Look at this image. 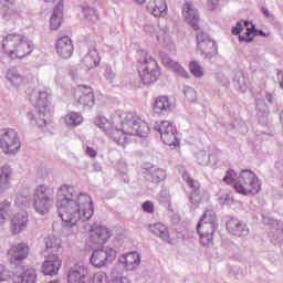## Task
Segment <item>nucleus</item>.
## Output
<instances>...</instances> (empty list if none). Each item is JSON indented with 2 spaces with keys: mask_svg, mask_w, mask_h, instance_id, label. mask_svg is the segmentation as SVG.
<instances>
[{
  "mask_svg": "<svg viewBox=\"0 0 283 283\" xmlns=\"http://www.w3.org/2000/svg\"><path fill=\"white\" fill-rule=\"evenodd\" d=\"M244 28H247V31L245 33L239 35V41L241 43H251V41L255 39V24H253L252 22H238L237 25L232 28V34H234V36H238V34H240V32H242Z\"/></svg>",
  "mask_w": 283,
  "mask_h": 283,
  "instance_id": "a211bd4d",
  "label": "nucleus"
},
{
  "mask_svg": "<svg viewBox=\"0 0 283 283\" xmlns=\"http://www.w3.org/2000/svg\"><path fill=\"white\" fill-rule=\"evenodd\" d=\"M13 171L8 165L0 168V195L6 193L11 187Z\"/></svg>",
  "mask_w": 283,
  "mask_h": 283,
  "instance_id": "cd10ccee",
  "label": "nucleus"
},
{
  "mask_svg": "<svg viewBox=\"0 0 283 283\" xmlns=\"http://www.w3.org/2000/svg\"><path fill=\"white\" fill-rule=\"evenodd\" d=\"M223 182L233 186L237 193L241 196H255L262 189L260 179L251 170H242L239 175L234 170H228Z\"/></svg>",
  "mask_w": 283,
  "mask_h": 283,
  "instance_id": "7ed1b4c3",
  "label": "nucleus"
},
{
  "mask_svg": "<svg viewBox=\"0 0 283 283\" xmlns=\"http://www.w3.org/2000/svg\"><path fill=\"white\" fill-rule=\"evenodd\" d=\"M67 283H90V270L83 262L74 264L67 273Z\"/></svg>",
  "mask_w": 283,
  "mask_h": 283,
  "instance_id": "2eb2a0df",
  "label": "nucleus"
},
{
  "mask_svg": "<svg viewBox=\"0 0 283 283\" xmlns=\"http://www.w3.org/2000/svg\"><path fill=\"white\" fill-rule=\"evenodd\" d=\"M147 11L153 14V17H167V2L165 0H149Z\"/></svg>",
  "mask_w": 283,
  "mask_h": 283,
  "instance_id": "bb28decb",
  "label": "nucleus"
},
{
  "mask_svg": "<svg viewBox=\"0 0 283 283\" xmlns=\"http://www.w3.org/2000/svg\"><path fill=\"white\" fill-rule=\"evenodd\" d=\"M229 198V195L226 197V200Z\"/></svg>",
  "mask_w": 283,
  "mask_h": 283,
  "instance_id": "774afa93",
  "label": "nucleus"
},
{
  "mask_svg": "<svg viewBox=\"0 0 283 283\" xmlns=\"http://www.w3.org/2000/svg\"><path fill=\"white\" fill-rule=\"evenodd\" d=\"M30 189H23L17 195L15 205L18 207H28V205H30Z\"/></svg>",
  "mask_w": 283,
  "mask_h": 283,
  "instance_id": "58836bf2",
  "label": "nucleus"
},
{
  "mask_svg": "<svg viewBox=\"0 0 283 283\" xmlns=\"http://www.w3.org/2000/svg\"><path fill=\"white\" fill-rule=\"evenodd\" d=\"M261 10H262V14H264L266 19H273V13H271V11H269L265 7H263Z\"/></svg>",
  "mask_w": 283,
  "mask_h": 283,
  "instance_id": "4d7b16f0",
  "label": "nucleus"
},
{
  "mask_svg": "<svg viewBox=\"0 0 283 283\" xmlns=\"http://www.w3.org/2000/svg\"><path fill=\"white\" fill-rule=\"evenodd\" d=\"M207 10L213 12L220 8V0H208L206 4Z\"/></svg>",
  "mask_w": 283,
  "mask_h": 283,
  "instance_id": "09e8293b",
  "label": "nucleus"
},
{
  "mask_svg": "<svg viewBox=\"0 0 283 283\" xmlns=\"http://www.w3.org/2000/svg\"><path fill=\"white\" fill-rule=\"evenodd\" d=\"M144 32L148 36H156L158 43L161 44L167 52H176V44L174 43L171 35H169V27L158 28L154 24H146L144 27Z\"/></svg>",
  "mask_w": 283,
  "mask_h": 283,
  "instance_id": "1a4fd4ad",
  "label": "nucleus"
},
{
  "mask_svg": "<svg viewBox=\"0 0 283 283\" xmlns=\"http://www.w3.org/2000/svg\"><path fill=\"white\" fill-rule=\"evenodd\" d=\"M256 109H259V112H266V104H264V101H256Z\"/></svg>",
  "mask_w": 283,
  "mask_h": 283,
  "instance_id": "5fc2aeb1",
  "label": "nucleus"
},
{
  "mask_svg": "<svg viewBox=\"0 0 283 283\" xmlns=\"http://www.w3.org/2000/svg\"><path fill=\"white\" fill-rule=\"evenodd\" d=\"M86 154L90 158H96L98 156V153L92 147H86Z\"/></svg>",
  "mask_w": 283,
  "mask_h": 283,
  "instance_id": "6e6d98bb",
  "label": "nucleus"
},
{
  "mask_svg": "<svg viewBox=\"0 0 283 283\" xmlns=\"http://www.w3.org/2000/svg\"><path fill=\"white\" fill-rule=\"evenodd\" d=\"M263 222H264V224H275V220L271 219V220L269 221L268 218H264V219H263Z\"/></svg>",
  "mask_w": 283,
  "mask_h": 283,
  "instance_id": "680f3d73",
  "label": "nucleus"
},
{
  "mask_svg": "<svg viewBox=\"0 0 283 283\" xmlns=\"http://www.w3.org/2000/svg\"><path fill=\"white\" fill-rule=\"evenodd\" d=\"M137 70L144 85H151V83H156L160 78L158 62L147 51L139 52Z\"/></svg>",
  "mask_w": 283,
  "mask_h": 283,
  "instance_id": "423d86ee",
  "label": "nucleus"
},
{
  "mask_svg": "<svg viewBox=\"0 0 283 283\" xmlns=\"http://www.w3.org/2000/svg\"><path fill=\"white\" fill-rule=\"evenodd\" d=\"M2 50L10 59H25L32 54L34 43L21 33L11 32L3 36Z\"/></svg>",
  "mask_w": 283,
  "mask_h": 283,
  "instance_id": "20e7f679",
  "label": "nucleus"
},
{
  "mask_svg": "<svg viewBox=\"0 0 283 283\" xmlns=\"http://www.w3.org/2000/svg\"><path fill=\"white\" fill-rule=\"evenodd\" d=\"M63 8L64 2L60 0L55 8L53 9L50 17V28L51 30H59L61 28V23H63Z\"/></svg>",
  "mask_w": 283,
  "mask_h": 283,
  "instance_id": "c85d7f7f",
  "label": "nucleus"
},
{
  "mask_svg": "<svg viewBox=\"0 0 283 283\" xmlns=\"http://www.w3.org/2000/svg\"><path fill=\"white\" fill-rule=\"evenodd\" d=\"M30 248L25 243H17L10 247L7 258L11 264H20L28 258Z\"/></svg>",
  "mask_w": 283,
  "mask_h": 283,
  "instance_id": "f3484780",
  "label": "nucleus"
},
{
  "mask_svg": "<svg viewBox=\"0 0 283 283\" xmlns=\"http://www.w3.org/2000/svg\"><path fill=\"white\" fill-rule=\"evenodd\" d=\"M223 85L227 87V85H229V80H226V83H223Z\"/></svg>",
  "mask_w": 283,
  "mask_h": 283,
  "instance_id": "338daca9",
  "label": "nucleus"
},
{
  "mask_svg": "<svg viewBox=\"0 0 283 283\" xmlns=\"http://www.w3.org/2000/svg\"><path fill=\"white\" fill-rule=\"evenodd\" d=\"M94 125L109 136L119 147H127L133 136L147 138L149 136V125L136 113H125L117 111L111 115V120L103 115H97Z\"/></svg>",
  "mask_w": 283,
  "mask_h": 283,
  "instance_id": "f257e3e1",
  "label": "nucleus"
},
{
  "mask_svg": "<svg viewBox=\"0 0 283 283\" xmlns=\"http://www.w3.org/2000/svg\"><path fill=\"white\" fill-rule=\"evenodd\" d=\"M0 6H2V8H8V12L3 14L4 19L8 20V14H12V10H10V0H0Z\"/></svg>",
  "mask_w": 283,
  "mask_h": 283,
  "instance_id": "864d4df0",
  "label": "nucleus"
},
{
  "mask_svg": "<svg viewBox=\"0 0 283 283\" xmlns=\"http://www.w3.org/2000/svg\"><path fill=\"white\" fill-rule=\"evenodd\" d=\"M197 45L201 51V54H205L206 59H211L218 52V45H216V42L202 31L197 33Z\"/></svg>",
  "mask_w": 283,
  "mask_h": 283,
  "instance_id": "dca6fc26",
  "label": "nucleus"
},
{
  "mask_svg": "<svg viewBox=\"0 0 283 283\" xmlns=\"http://www.w3.org/2000/svg\"><path fill=\"white\" fill-rule=\"evenodd\" d=\"M29 101L34 105L35 109H38V114L34 116L29 113L28 118L31 120L32 125L45 127L48 120H50V116H52L50 94L45 91L35 88L29 94Z\"/></svg>",
  "mask_w": 283,
  "mask_h": 283,
  "instance_id": "39448f33",
  "label": "nucleus"
},
{
  "mask_svg": "<svg viewBox=\"0 0 283 283\" xmlns=\"http://www.w3.org/2000/svg\"><path fill=\"white\" fill-rule=\"evenodd\" d=\"M55 50L60 59L67 60L74 54V44H72L70 36H63L56 41Z\"/></svg>",
  "mask_w": 283,
  "mask_h": 283,
  "instance_id": "4be33fe9",
  "label": "nucleus"
},
{
  "mask_svg": "<svg viewBox=\"0 0 283 283\" xmlns=\"http://www.w3.org/2000/svg\"><path fill=\"white\" fill-rule=\"evenodd\" d=\"M93 283H108L105 272H97L93 275Z\"/></svg>",
  "mask_w": 283,
  "mask_h": 283,
  "instance_id": "49530a36",
  "label": "nucleus"
},
{
  "mask_svg": "<svg viewBox=\"0 0 283 283\" xmlns=\"http://www.w3.org/2000/svg\"><path fill=\"white\" fill-rule=\"evenodd\" d=\"M227 231L232 235H237L238 238H247L249 235V228L244 224V222L239 219L231 218L227 222Z\"/></svg>",
  "mask_w": 283,
  "mask_h": 283,
  "instance_id": "393cba45",
  "label": "nucleus"
},
{
  "mask_svg": "<svg viewBox=\"0 0 283 283\" xmlns=\"http://www.w3.org/2000/svg\"><path fill=\"white\" fill-rule=\"evenodd\" d=\"M33 209L38 216H48L54 209V188L45 184L33 191Z\"/></svg>",
  "mask_w": 283,
  "mask_h": 283,
  "instance_id": "0eeeda50",
  "label": "nucleus"
},
{
  "mask_svg": "<svg viewBox=\"0 0 283 283\" xmlns=\"http://www.w3.org/2000/svg\"><path fill=\"white\" fill-rule=\"evenodd\" d=\"M211 160V155L207 154L206 151H200L197 154V163L201 167H207Z\"/></svg>",
  "mask_w": 283,
  "mask_h": 283,
  "instance_id": "a18cd8bd",
  "label": "nucleus"
},
{
  "mask_svg": "<svg viewBox=\"0 0 283 283\" xmlns=\"http://www.w3.org/2000/svg\"><path fill=\"white\" fill-rule=\"evenodd\" d=\"M143 258L137 251L127 252L118 258L124 271H136L140 266Z\"/></svg>",
  "mask_w": 283,
  "mask_h": 283,
  "instance_id": "aec40b11",
  "label": "nucleus"
},
{
  "mask_svg": "<svg viewBox=\"0 0 283 283\" xmlns=\"http://www.w3.org/2000/svg\"><path fill=\"white\" fill-rule=\"evenodd\" d=\"M112 280L109 283H132L129 277L124 276L123 273H120V270L118 266H115L111 271Z\"/></svg>",
  "mask_w": 283,
  "mask_h": 283,
  "instance_id": "a19ab883",
  "label": "nucleus"
},
{
  "mask_svg": "<svg viewBox=\"0 0 283 283\" xmlns=\"http://www.w3.org/2000/svg\"><path fill=\"white\" fill-rule=\"evenodd\" d=\"M80 9L86 23H98L99 15L96 9L90 6H81Z\"/></svg>",
  "mask_w": 283,
  "mask_h": 283,
  "instance_id": "f704fd0d",
  "label": "nucleus"
},
{
  "mask_svg": "<svg viewBox=\"0 0 283 283\" xmlns=\"http://www.w3.org/2000/svg\"><path fill=\"white\" fill-rule=\"evenodd\" d=\"M116 249L104 247L93 251L90 262L95 269H103V266H108V264H112V262L116 260Z\"/></svg>",
  "mask_w": 283,
  "mask_h": 283,
  "instance_id": "f8f14e48",
  "label": "nucleus"
},
{
  "mask_svg": "<svg viewBox=\"0 0 283 283\" xmlns=\"http://www.w3.org/2000/svg\"><path fill=\"white\" fill-rule=\"evenodd\" d=\"M104 76L106 81H109V83H112L116 78V73H114V70H112V66H106Z\"/></svg>",
  "mask_w": 283,
  "mask_h": 283,
  "instance_id": "8fccbe9b",
  "label": "nucleus"
},
{
  "mask_svg": "<svg viewBox=\"0 0 283 283\" xmlns=\"http://www.w3.org/2000/svg\"><path fill=\"white\" fill-rule=\"evenodd\" d=\"M155 132H158L161 136L163 143L169 147L180 145V140L176 136V126L169 120L157 122L154 126Z\"/></svg>",
  "mask_w": 283,
  "mask_h": 283,
  "instance_id": "9b49d317",
  "label": "nucleus"
},
{
  "mask_svg": "<svg viewBox=\"0 0 283 283\" xmlns=\"http://www.w3.org/2000/svg\"><path fill=\"white\" fill-rule=\"evenodd\" d=\"M233 81L240 92H247V90H249V80L244 77V74L242 72H237Z\"/></svg>",
  "mask_w": 283,
  "mask_h": 283,
  "instance_id": "ea45409f",
  "label": "nucleus"
},
{
  "mask_svg": "<svg viewBox=\"0 0 283 283\" xmlns=\"http://www.w3.org/2000/svg\"><path fill=\"white\" fill-rule=\"evenodd\" d=\"M93 170L94 171H103V167L98 163L93 164Z\"/></svg>",
  "mask_w": 283,
  "mask_h": 283,
  "instance_id": "bf43d9fd",
  "label": "nucleus"
},
{
  "mask_svg": "<svg viewBox=\"0 0 283 283\" xmlns=\"http://www.w3.org/2000/svg\"><path fill=\"white\" fill-rule=\"evenodd\" d=\"M159 56L165 67H167L168 70H172V72H175L177 76H181V78H189V72H187V70H185V67L180 65V63L171 60V57H169V55L165 54L164 52H160Z\"/></svg>",
  "mask_w": 283,
  "mask_h": 283,
  "instance_id": "5701e85b",
  "label": "nucleus"
},
{
  "mask_svg": "<svg viewBox=\"0 0 283 283\" xmlns=\"http://www.w3.org/2000/svg\"><path fill=\"white\" fill-rule=\"evenodd\" d=\"M6 78L15 90H19V87H23V85H25V78L17 69L7 70Z\"/></svg>",
  "mask_w": 283,
  "mask_h": 283,
  "instance_id": "2f4dec72",
  "label": "nucleus"
},
{
  "mask_svg": "<svg viewBox=\"0 0 283 283\" xmlns=\"http://www.w3.org/2000/svg\"><path fill=\"white\" fill-rule=\"evenodd\" d=\"M28 229V212L20 211L12 216L11 218V231L15 235L25 231Z\"/></svg>",
  "mask_w": 283,
  "mask_h": 283,
  "instance_id": "b1692460",
  "label": "nucleus"
},
{
  "mask_svg": "<svg viewBox=\"0 0 283 283\" xmlns=\"http://www.w3.org/2000/svg\"><path fill=\"white\" fill-rule=\"evenodd\" d=\"M10 280V271L6 266L0 265V283Z\"/></svg>",
  "mask_w": 283,
  "mask_h": 283,
  "instance_id": "3c124183",
  "label": "nucleus"
},
{
  "mask_svg": "<svg viewBox=\"0 0 283 283\" xmlns=\"http://www.w3.org/2000/svg\"><path fill=\"white\" fill-rule=\"evenodd\" d=\"M148 229L154 235H158L160 240H164V242H168V244H176L178 241L170 239L169 237V230L167 229V226L163 223H155L148 226Z\"/></svg>",
  "mask_w": 283,
  "mask_h": 283,
  "instance_id": "c756f323",
  "label": "nucleus"
},
{
  "mask_svg": "<svg viewBox=\"0 0 283 283\" xmlns=\"http://www.w3.org/2000/svg\"><path fill=\"white\" fill-rule=\"evenodd\" d=\"M59 269H61V259L56 254L49 255L42 264L44 275H56Z\"/></svg>",
  "mask_w": 283,
  "mask_h": 283,
  "instance_id": "a878e982",
  "label": "nucleus"
},
{
  "mask_svg": "<svg viewBox=\"0 0 283 283\" xmlns=\"http://www.w3.org/2000/svg\"><path fill=\"white\" fill-rule=\"evenodd\" d=\"M112 238V230L101 223L91 226L88 232V242L91 244H106Z\"/></svg>",
  "mask_w": 283,
  "mask_h": 283,
  "instance_id": "4468645a",
  "label": "nucleus"
},
{
  "mask_svg": "<svg viewBox=\"0 0 283 283\" xmlns=\"http://www.w3.org/2000/svg\"><path fill=\"white\" fill-rule=\"evenodd\" d=\"M158 200L161 205H167L169 200H171V197L169 196V190L164 189L159 192Z\"/></svg>",
  "mask_w": 283,
  "mask_h": 283,
  "instance_id": "de8ad7c7",
  "label": "nucleus"
},
{
  "mask_svg": "<svg viewBox=\"0 0 283 283\" xmlns=\"http://www.w3.org/2000/svg\"><path fill=\"white\" fill-rule=\"evenodd\" d=\"M265 98H266L268 103H273V95L272 94L266 93Z\"/></svg>",
  "mask_w": 283,
  "mask_h": 283,
  "instance_id": "052dcab7",
  "label": "nucleus"
},
{
  "mask_svg": "<svg viewBox=\"0 0 283 283\" xmlns=\"http://www.w3.org/2000/svg\"><path fill=\"white\" fill-rule=\"evenodd\" d=\"M82 62H83V65L87 67V70L97 67V65L101 63L98 51H96V49L88 50V53L83 57Z\"/></svg>",
  "mask_w": 283,
  "mask_h": 283,
  "instance_id": "72a5a7b5",
  "label": "nucleus"
},
{
  "mask_svg": "<svg viewBox=\"0 0 283 283\" xmlns=\"http://www.w3.org/2000/svg\"><path fill=\"white\" fill-rule=\"evenodd\" d=\"M45 247L48 251L56 252L61 249V239L55 235H49L45 239Z\"/></svg>",
  "mask_w": 283,
  "mask_h": 283,
  "instance_id": "79ce46f5",
  "label": "nucleus"
},
{
  "mask_svg": "<svg viewBox=\"0 0 283 283\" xmlns=\"http://www.w3.org/2000/svg\"><path fill=\"white\" fill-rule=\"evenodd\" d=\"M45 3H54V0H43Z\"/></svg>",
  "mask_w": 283,
  "mask_h": 283,
  "instance_id": "69168bd1",
  "label": "nucleus"
},
{
  "mask_svg": "<svg viewBox=\"0 0 283 283\" xmlns=\"http://www.w3.org/2000/svg\"><path fill=\"white\" fill-rule=\"evenodd\" d=\"M0 146L4 154H17L21 149L19 134L14 129H2L0 132Z\"/></svg>",
  "mask_w": 283,
  "mask_h": 283,
  "instance_id": "ddd939ff",
  "label": "nucleus"
},
{
  "mask_svg": "<svg viewBox=\"0 0 283 283\" xmlns=\"http://www.w3.org/2000/svg\"><path fill=\"white\" fill-rule=\"evenodd\" d=\"M277 81H279L280 87L283 88V71L277 72Z\"/></svg>",
  "mask_w": 283,
  "mask_h": 283,
  "instance_id": "13d9d810",
  "label": "nucleus"
},
{
  "mask_svg": "<svg viewBox=\"0 0 283 283\" xmlns=\"http://www.w3.org/2000/svg\"><path fill=\"white\" fill-rule=\"evenodd\" d=\"M57 213L64 227L74 229L78 222H87L94 216V200L87 192L74 186L62 185L56 192Z\"/></svg>",
  "mask_w": 283,
  "mask_h": 283,
  "instance_id": "f03ea898",
  "label": "nucleus"
},
{
  "mask_svg": "<svg viewBox=\"0 0 283 283\" xmlns=\"http://www.w3.org/2000/svg\"><path fill=\"white\" fill-rule=\"evenodd\" d=\"M74 98L83 107H94V91H92V87L77 86L74 91Z\"/></svg>",
  "mask_w": 283,
  "mask_h": 283,
  "instance_id": "6ab92c4d",
  "label": "nucleus"
},
{
  "mask_svg": "<svg viewBox=\"0 0 283 283\" xmlns=\"http://www.w3.org/2000/svg\"><path fill=\"white\" fill-rule=\"evenodd\" d=\"M15 281L20 283H36V271L27 269L17 276Z\"/></svg>",
  "mask_w": 283,
  "mask_h": 283,
  "instance_id": "c9c22d12",
  "label": "nucleus"
},
{
  "mask_svg": "<svg viewBox=\"0 0 283 283\" xmlns=\"http://www.w3.org/2000/svg\"><path fill=\"white\" fill-rule=\"evenodd\" d=\"M259 34H260L261 36H266V33H264V31H259Z\"/></svg>",
  "mask_w": 283,
  "mask_h": 283,
  "instance_id": "0e129e2a",
  "label": "nucleus"
},
{
  "mask_svg": "<svg viewBox=\"0 0 283 283\" xmlns=\"http://www.w3.org/2000/svg\"><path fill=\"white\" fill-rule=\"evenodd\" d=\"M64 123L69 127H76L83 123V115L76 112H70L64 116Z\"/></svg>",
  "mask_w": 283,
  "mask_h": 283,
  "instance_id": "e433bc0d",
  "label": "nucleus"
},
{
  "mask_svg": "<svg viewBox=\"0 0 283 283\" xmlns=\"http://www.w3.org/2000/svg\"><path fill=\"white\" fill-rule=\"evenodd\" d=\"M216 229H218L216 212H213V210H206L197 226L200 243L203 247H213V234L216 233Z\"/></svg>",
  "mask_w": 283,
  "mask_h": 283,
  "instance_id": "6e6552de",
  "label": "nucleus"
},
{
  "mask_svg": "<svg viewBox=\"0 0 283 283\" xmlns=\"http://www.w3.org/2000/svg\"><path fill=\"white\" fill-rule=\"evenodd\" d=\"M10 212V202L2 201L0 203V224H3L8 219V213Z\"/></svg>",
  "mask_w": 283,
  "mask_h": 283,
  "instance_id": "37998d69",
  "label": "nucleus"
},
{
  "mask_svg": "<svg viewBox=\"0 0 283 283\" xmlns=\"http://www.w3.org/2000/svg\"><path fill=\"white\" fill-rule=\"evenodd\" d=\"M189 71L195 78H202L205 76V67L196 60L190 61Z\"/></svg>",
  "mask_w": 283,
  "mask_h": 283,
  "instance_id": "4c0bfd02",
  "label": "nucleus"
},
{
  "mask_svg": "<svg viewBox=\"0 0 283 283\" xmlns=\"http://www.w3.org/2000/svg\"><path fill=\"white\" fill-rule=\"evenodd\" d=\"M153 109L155 114H163V112H171L174 109V103L169 101L167 96H159L155 99Z\"/></svg>",
  "mask_w": 283,
  "mask_h": 283,
  "instance_id": "473e14b6",
  "label": "nucleus"
},
{
  "mask_svg": "<svg viewBox=\"0 0 283 283\" xmlns=\"http://www.w3.org/2000/svg\"><path fill=\"white\" fill-rule=\"evenodd\" d=\"M146 180L158 185V182H163L167 178V172L164 169L158 168V166H153L148 168L145 172Z\"/></svg>",
  "mask_w": 283,
  "mask_h": 283,
  "instance_id": "7c9ffc66",
  "label": "nucleus"
},
{
  "mask_svg": "<svg viewBox=\"0 0 283 283\" xmlns=\"http://www.w3.org/2000/svg\"><path fill=\"white\" fill-rule=\"evenodd\" d=\"M142 209H143V211H145V213H154V202L145 201L142 205Z\"/></svg>",
  "mask_w": 283,
  "mask_h": 283,
  "instance_id": "603ef678",
  "label": "nucleus"
},
{
  "mask_svg": "<svg viewBox=\"0 0 283 283\" xmlns=\"http://www.w3.org/2000/svg\"><path fill=\"white\" fill-rule=\"evenodd\" d=\"M182 179L186 181L188 187L192 189V192L189 196V201L192 207H200V205H207L209 202V192L205 189H200V182L191 179L189 172L185 171L181 174Z\"/></svg>",
  "mask_w": 283,
  "mask_h": 283,
  "instance_id": "9d476101",
  "label": "nucleus"
},
{
  "mask_svg": "<svg viewBox=\"0 0 283 283\" xmlns=\"http://www.w3.org/2000/svg\"><path fill=\"white\" fill-rule=\"evenodd\" d=\"M182 92L189 103H196L198 94L193 87L185 86Z\"/></svg>",
  "mask_w": 283,
  "mask_h": 283,
  "instance_id": "c03bdc74",
  "label": "nucleus"
},
{
  "mask_svg": "<svg viewBox=\"0 0 283 283\" xmlns=\"http://www.w3.org/2000/svg\"><path fill=\"white\" fill-rule=\"evenodd\" d=\"M134 3H138V6H143V3H145V1L147 0H133Z\"/></svg>",
  "mask_w": 283,
  "mask_h": 283,
  "instance_id": "e2e57ef3",
  "label": "nucleus"
},
{
  "mask_svg": "<svg viewBox=\"0 0 283 283\" xmlns=\"http://www.w3.org/2000/svg\"><path fill=\"white\" fill-rule=\"evenodd\" d=\"M182 14L185 21L193 28V30H198V23L200 22V14L198 13V9L191 1H187L182 8Z\"/></svg>",
  "mask_w": 283,
  "mask_h": 283,
  "instance_id": "412c9836",
  "label": "nucleus"
}]
</instances>
